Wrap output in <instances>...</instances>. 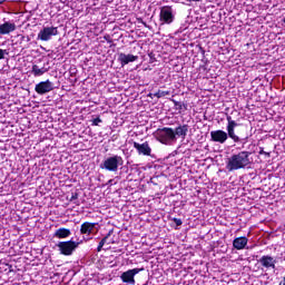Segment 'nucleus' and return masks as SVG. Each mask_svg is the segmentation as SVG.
<instances>
[{
    "label": "nucleus",
    "mask_w": 285,
    "mask_h": 285,
    "mask_svg": "<svg viewBox=\"0 0 285 285\" xmlns=\"http://www.w3.org/2000/svg\"><path fill=\"white\" fill-rule=\"evenodd\" d=\"M23 39H26V36H21V40L23 41Z\"/></svg>",
    "instance_id": "nucleus-33"
},
{
    "label": "nucleus",
    "mask_w": 285,
    "mask_h": 285,
    "mask_svg": "<svg viewBox=\"0 0 285 285\" xmlns=\"http://www.w3.org/2000/svg\"><path fill=\"white\" fill-rule=\"evenodd\" d=\"M112 233H115V229L111 228L107 235L101 239L104 242V244H107L108 243V238H110L112 236Z\"/></svg>",
    "instance_id": "nucleus-22"
},
{
    "label": "nucleus",
    "mask_w": 285,
    "mask_h": 285,
    "mask_svg": "<svg viewBox=\"0 0 285 285\" xmlns=\"http://www.w3.org/2000/svg\"><path fill=\"white\" fill-rule=\"evenodd\" d=\"M171 220L176 224V226H181V224H184L181 218H173Z\"/></svg>",
    "instance_id": "nucleus-26"
},
{
    "label": "nucleus",
    "mask_w": 285,
    "mask_h": 285,
    "mask_svg": "<svg viewBox=\"0 0 285 285\" xmlns=\"http://www.w3.org/2000/svg\"><path fill=\"white\" fill-rule=\"evenodd\" d=\"M52 90H55V83H52V81L49 79L40 81L35 87L37 95H48V92H52Z\"/></svg>",
    "instance_id": "nucleus-8"
},
{
    "label": "nucleus",
    "mask_w": 285,
    "mask_h": 285,
    "mask_svg": "<svg viewBox=\"0 0 285 285\" xmlns=\"http://www.w3.org/2000/svg\"><path fill=\"white\" fill-rule=\"evenodd\" d=\"M226 120L229 139H232L234 144H240V141L247 142L248 137H250L248 135V127L237 124L230 116H227Z\"/></svg>",
    "instance_id": "nucleus-1"
},
{
    "label": "nucleus",
    "mask_w": 285,
    "mask_h": 285,
    "mask_svg": "<svg viewBox=\"0 0 285 285\" xmlns=\"http://www.w3.org/2000/svg\"><path fill=\"white\" fill-rule=\"evenodd\" d=\"M258 155H267V157L271 156V154L264 151V147H259V151H258Z\"/></svg>",
    "instance_id": "nucleus-29"
},
{
    "label": "nucleus",
    "mask_w": 285,
    "mask_h": 285,
    "mask_svg": "<svg viewBox=\"0 0 285 285\" xmlns=\"http://www.w3.org/2000/svg\"><path fill=\"white\" fill-rule=\"evenodd\" d=\"M104 39L105 41H107V43H111L109 48H112L115 46V43H112V38L110 37V35H105Z\"/></svg>",
    "instance_id": "nucleus-23"
},
{
    "label": "nucleus",
    "mask_w": 285,
    "mask_h": 285,
    "mask_svg": "<svg viewBox=\"0 0 285 285\" xmlns=\"http://www.w3.org/2000/svg\"><path fill=\"white\" fill-rule=\"evenodd\" d=\"M168 95H170V90H158L154 94V97H157V99H161V97H167Z\"/></svg>",
    "instance_id": "nucleus-21"
},
{
    "label": "nucleus",
    "mask_w": 285,
    "mask_h": 285,
    "mask_svg": "<svg viewBox=\"0 0 285 285\" xmlns=\"http://www.w3.org/2000/svg\"><path fill=\"white\" fill-rule=\"evenodd\" d=\"M278 285H285V276L282 278Z\"/></svg>",
    "instance_id": "nucleus-30"
},
{
    "label": "nucleus",
    "mask_w": 285,
    "mask_h": 285,
    "mask_svg": "<svg viewBox=\"0 0 285 285\" xmlns=\"http://www.w3.org/2000/svg\"><path fill=\"white\" fill-rule=\"evenodd\" d=\"M187 1H199V0H187Z\"/></svg>",
    "instance_id": "nucleus-37"
},
{
    "label": "nucleus",
    "mask_w": 285,
    "mask_h": 285,
    "mask_svg": "<svg viewBox=\"0 0 285 285\" xmlns=\"http://www.w3.org/2000/svg\"><path fill=\"white\" fill-rule=\"evenodd\" d=\"M108 184H112V179H110V180L108 181Z\"/></svg>",
    "instance_id": "nucleus-35"
},
{
    "label": "nucleus",
    "mask_w": 285,
    "mask_h": 285,
    "mask_svg": "<svg viewBox=\"0 0 285 285\" xmlns=\"http://www.w3.org/2000/svg\"><path fill=\"white\" fill-rule=\"evenodd\" d=\"M139 23H144V26H146V22H144V20L141 18H138Z\"/></svg>",
    "instance_id": "nucleus-31"
},
{
    "label": "nucleus",
    "mask_w": 285,
    "mask_h": 285,
    "mask_svg": "<svg viewBox=\"0 0 285 285\" xmlns=\"http://www.w3.org/2000/svg\"><path fill=\"white\" fill-rule=\"evenodd\" d=\"M1 3H6V0H0V4H1Z\"/></svg>",
    "instance_id": "nucleus-32"
},
{
    "label": "nucleus",
    "mask_w": 285,
    "mask_h": 285,
    "mask_svg": "<svg viewBox=\"0 0 285 285\" xmlns=\"http://www.w3.org/2000/svg\"><path fill=\"white\" fill-rule=\"evenodd\" d=\"M134 148L137 150L138 155H144L145 157H150L153 154V148H150V144L148 141L142 144L134 141Z\"/></svg>",
    "instance_id": "nucleus-12"
},
{
    "label": "nucleus",
    "mask_w": 285,
    "mask_h": 285,
    "mask_svg": "<svg viewBox=\"0 0 285 285\" xmlns=\"http://www.w3.org/2000/svg\"><path fill=\"white\" fill-rule=\"evenodd\" d=\"M155 137H156L157 141L163 144L164 146H168V144H170V141H176L175 129H173L170 127L158 128L155 131Z\"/></svg>",
    "instance_id": "nucleus-3"
},
{
    "label": "nucleus",
    "mask_w": 285,
    "mask_h": 285,
    "mask_svg": "<svg viewBox=\"0 0 285 285\" xmlns=\"http://www.w3.org/2000/svg\"><path fill=\"white\" fill-rule=\"evenodd\" d=\"M228 131H224L222 129L210 131V139L212 141H215L216 144H226L228 140Z\"/></svg>",
    "instance_id": "nucleus-11"
},
{
    "label": "nucleus",
    "mask_w": 285,
    "mask_h": 285,
    "mask_svg": "<svg viewBox=\"0 0 285 285\" xmlns=\"http://www.w3.org/2000/svg\"><path fill=\"white\" fill-rule=\"evenodd\" d=\"M144 271H145L144 267L128 269L120 275V279L121 282H124V284L135 285V275H139V273H144Z\"/></svg>",
    "instance_id": "nucleus-7"
},
{
    "label": "nucleus",
    "mask_w": 285,
    "mask_h": 285,
    "mask_svg": "<svg viewBox=\"0 0 285 285\" xmlns=\"http://www.w3.org/2000/svg\"><path fill=\"white\" fill-rule=\"evenodd\" d=\"M190 129V126L188 125H179L174 129V138L177 140V137H180V139H186L188 136V130Z\"/></svg>",
    "instance_id": "nucleus-13"
},
{
    "label": "nucleus",
    "mask_w": 285,
    "mask_h": 285,
    "mask_svg": "<svg viewBox=\"0 0 285 285\" xmlns=\"http://www.w3.org/2000/svg\"><path fill=\"white\" fill-rule=\"evenodd\" d=\"M159 19L161 23L170 24L175 21V16L173 14V7L165 6L160 9Z\"/></svg>",
    "instance_id": "nucleus-9"
},
{
    "label": "nucleus",
    "mask_w": 285,
    "mask_h": 285,
    "mask_svg": "<svg viewBox=\"0 0 285 285\" xmlns=\"http://www.w3.org/2000/svg\"><path fill=\"white\" fill-rule=\"evenodd\" d=\"M27 41H30V37L27 36Z\"/></svg>",
    "instance_id": "nucleus-34"
},
{
    "label": "nucleus",
    "mask_w": 285,
    "mask_h": 285,
    "mask_svg": "<svg viewBox=\"0 0 285 285\" xmlns=\"http://www.w3.org/2000/svg\"><path fill=\"white\" fill-rule=\"evenodd\" d=\"M250 151H239L238 154L232 155L226 163V170L233 173L235 170H242L246 166H250Z\"/></svg>",
    "instance_id": "nucleus-2"
},
{
    "label": "nucleus",
    "mask_w": 285,
    "mask_h": 285,
    "mask_svg": "<svg viewBox=\"0 0 285 285\" xmlns=\"http://www.w3.org/2000/svg\"><path fill=\"white\" fill-rule=\"evenodd\" d=\"M6 55H8V51L6 49H0V60L6 59Z\"/></svg>",
    "instance_id": "nucleus-25"
},
{
    "label": "nucleus",
    "mask_w": 285,
    "mask_h": 285,
    "mask_svg": "<svg viewBox=\"0 0 285 285\" xmlns=\"http://www.w3.org/2000/svg\"><path fill=\"white\" fill-rule=\"evenodd\" d=\"M104 246H106V243H104V240H100L97 247V252L101 253V249L104 248Z\"/></svg>",
    "instance_id": "nucleus-24"
},
{
    "label": "nucleus",
    "mask_w": 285,
    "mask_h": 285,
    "mask_svg": "<svg viewBox=\"0 0 285 285\" xmlns=\"http://www.w3.org/2000/svg\"><path fill=\"white\" fill-rule=\"evenodd\" d=\"M57 35H59L57 27H43L38 33V39L40 41H50Z\"/></svg>",
    "instance_id": "nucleus-6"
},
{
    "label": "nucleus",
    "mask_w": 285,
    "mask_h": 285,
    "mask_svg": "<svg viewBox=\"0 0 285 285\" xmlns=\"http://www.w3.org/2000/svg\"><path fill=\"white\" fill-rule=\"evenodd\" d=\"M99 226V223L85 222L80 226V235H92V230Z\"/></svg>",
    "instance_id": "nucleus-15"
},
{
    "label": "nucleus",
    "mask_w": 285,
    "mask_h": 285,
    "mask_svg": "<svg viewBox=\"0 0 285 285\" xmlns=\"http://www.w3.org/2000/svg\"><path fill=\"white\" fill-rule=\"evenodd\" d=\"M14 30H17V24H14V22L6 21L0 24V37L10 35L11 32H14Z\"/></svg>",
    "instance_id": "nucleus-14"
},
{
    "label": "nucleus",
    "mask_w": 285,
    "mask_h": 285,
    "mask_svg": "<svg viewBox=\"0 0 285 285\" xmlns=\"http://www.w3.org/2000/svg\"><path fill=\"white\" fill-rule=\"evenodd\" d=\"M70 235L71 232L69 228L60 227L55 232L53 237H57V239H66V237H70Z\"/></svg>",
    "instance_id": "nucleus-19"
},
{
    "label": "nucleus",
    "mask_w": 285,
    "mask_h": 285,
    "mask_svg": "<svg viewBox=\"0 0 285 285\" xmlns=\"http://www.w3.org/2000/svg\"><path fill=\"white\" fill-rule=\"evenodd\" d=\"M171 102L174 104L176 110H179V112H181V110H188V105H186L181 101H177L175 99H171Z\"/></svg>",
    "instance_id": "nucleus-20"
},
{
    "label": "nucleus",
    "mask_w": 285,
    "mask_h": 285,
    "mask_svg": "<svg viewBox=\"0 0 285 285\" xmlns=\"http://www.w3.org/2000/svg\"><path fill=\"white\" fill-rule=\"evenodd\" d=\"M99 124H101V118L97 117L92 120V126H99Z\"/></svg>",
    "instance_id": "nucleus-27"
},
{
    "label": "nucleus",
    "mask_w": 285,
    "mask_h": 285,
    "mask_svg": "<svg viewBox=\"0 0 285 285\" xmlns=\"http://www.w3.org/2000/svg\"><path fill=\"white\" fill-rule=\"evenodd\" d=\"M48 70H50V67L32 65L31 73L33 75V77H41L46 75Z\"/></svg>",
    "instance_id": "nucleus-18"
},
{
    "label": "nucleus",
    "mask_w": 285,
    "mask_h": 285,
    "mask_svg": "<svg viewBox=\"0 0 285 285\" xmlns=\"http://www.w3.org/2000/svg\"><path fill=\"white\" fill-rule=\"evenodd\" d=\"M150 59H153V53L149 55Z\"/></svg>",
    "instance_id": "nucleus-36"
},
{
    "label": "nucleus",
    "mask_w": 285,
    "mask_h": 285,
    "mask_svg": "<svg viewBox=\"0 0 285 285\" xmlns=\"http://www.w3.org/2000/svg\"><path fill=\"white\" fill-rule=\"evenodd\" d=\"M119 166H124V158L118 155L108 157L100 164L101 170H108L109 173H117Z\"/></svg>",
    "instance_id": "nucleus-4"
},
{
    "label": "nucleus",
    "mask_w": 285,
    "mask_h": 285,
    "mask_svg": "<svg viewBox=\"0 0 285 285\" xmlns=\"http://www.w3.org/2000/svg\"><path fill=\"white\" fill-rule=\"evenodd\" d=\"M79 246V243L75 240H67V242H60L58 243V248L61 253V255L70 256L72 253H75V249Z\"/></svg>",
    "instance_id": "nucleus-5"
},
{
    "label": "nucleus",
    "mask_w": 285,
    "mask_h": 285,
    "mask_svg": "<svg viewBox=\"0 0 285 285\" xmlns=\"http://www.w3.org/2000/svg\"><path fill=\"white\" fill-rule=\"evenodd\" d=\"M248 245V238L246 236L237 237L233 240V246L236 250H244Z\"/></svg>",
    "instance_id": "nucleus-17"
},
{
    "label": "nucleus",
    "mask_w": 285,
    "mask_h": 285,
    "mask_svg": "<svg viewBox=\"0 0 285 285\" xmlns=\"http://www.w3.org/2000/svg\"><path fill=\"white\" fill-rule=\"evenodd\" d=\"M139 57L134 55H126V53H119L118 61H120L121 66H128V63H132L134 61H137Z\"/></svg>",
    "instance_id": "nucleus-16"
},
{
    "label": "nucleus",
    "mask_w": 285,
    "mask_h": 285,
    "mask_svg": "<svg viewBox=\"0 0 285 285\" xmlns=\"http://www.w3.org/2000/svg\"><path fill=\"white\" fill-rule=\"evenodd\" d=\"M75 199H79V194L78 193H72L70 197V202H75Z\"/></svg>",
    "instance_id": "nucleus-28"
},
{
    "label": "nucleus",
    "mask_w": 285,
    "mask_h": 285,
    "mask_svg": "<svg viewBox=\"0 0 285 285\" xmlns=\"http://www.w3.org/2000/svg\"><path fill=\"white\" fill-rule=\"evenodd\" d=\"M258 264H261V266L263 268H265L266 271H275L277 267L275 266L277 264V259H275V257L271 256V255H263L259 259H258Z\"/></svg>",
    "instance_id": "nucleus-10"
},
{
    "label": "nucleus",
    "mask_w": 285,
    "mask_h": 285,
    "mask_svg": "<svg viewBox=\"0 0 285 285\" xmlns=\"http://www.w3.org/2000/svg\"><path fill=\"white\" fill-rule=\"evenodd\" d=\"M283 21H284V23H285V18H284V20H283Z\"/></svg>",
    "instance_id": "nucleus-38"
}]
</instances>
